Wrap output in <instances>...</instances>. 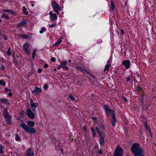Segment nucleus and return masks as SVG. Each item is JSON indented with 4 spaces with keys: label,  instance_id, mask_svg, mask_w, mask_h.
Masks as SVG:
<instances>
[{
    "label": "nucleus",
    "instance_id": "1",
    "mask_svg": "<svg viewBox=\"0 0 156 156\" xmlns=\"http://www.w3.org/2000/svg\"><path fill=\"white\" fill-rule=\"evenodd\" d=\"M131 150L134 154V156H144L143 151L138 143H135L132 145Z\"/></svg>",
    "mask_w": 156,
    "mask_h": 156
},
{
    "label": "nucleus",
    "instance_id": "2",
    "mask_svg": "<svg viewBox=\"0 0 156 156\" xmlns=\"http://www.w3.org/2000/svg\"><path fill=\"white\" fill-rule=\"evenodd\" d=\"M21 126L22 128L26 132L31 133H35V129L32 127H30L24 123H22Z\"/></svg>",
    "mask_w": 156,
    "mask_h": 156
},
{
    "label": "nucleus",
    "instance_id": "3",
    "mask_svg": "<svg viewBox=\"0 0 156 156\" xmlns=\"http://www.w3.org/2000/svg\"><path fill=\"white\" fill-rule=\"evenodd\" d=\"M104 108L106 111V114L107 116H109L111 114L112 116L115 114V111L110 109L107 105H105Z\"/></svg>",
    "mask_w": 156,
    "mask_h": 156
},
{
    "label": "nucleus",
    "instance_id": "4",
    "mask_svg": "<svg viewBox=\"0 0 156 156\" xmlns=\"http://www.w3.org/2000/svg\"><path fill=\"white\" fill-rule=\"evenodd\" d=\"M122 149L121 147H119V145L117 146L115 150L114 154L113 156H122Z\"/></svg>",
    "mask_w": 156,
    "mask_h": 156
},
{
    "label": "nucleus",
    "instance_id": "5",
    "mask_svg": "<svg viewBox=\"0 0 156 156\" xmlns=\"http://www.w3.org/2000/svg\"><path fill=\"white\" fill-rule=\"evenodd\" d=\"M52 5L55 12L57 14H58L59 11L61 10L60 6L55 2H52Z\"/></svg>",
    "mask_w": 156,
    "mask_h": 156
},
{
    "label": "nucleus",
    "instance_id": "6",
    "mask_svg": "<svg viewBox=\"0 0 156 156\" xmlns=\"http://www.w3.org/2000/svg\"><path fill=\"white\" fill-rule=\"evenodd\" d=\"M27 116L30 117L31 119H34V115L33 112L31 111V110L28 108L27 111Z\"/></svg>",
    "mask_w": 156,
    "mask_h": 156
},
{
    "label": "nucleus",
    "instance_id": "7",
    "mask_svg": "<svg viewBox=\"0 0 156 156\" xmlns=\"http://www.w3.org/2000/svg\"><path fill=\"white\" fill-rule=\"evenodd\" d=\"M29 45V44L28 43H26L23 46V48L24 51H25L26 53L29 55L30 54V52L28 51Z\"/></svg>",
    "mask_w": 156,
    "mask_h": 156
},
{
    "label": "nucleus",
    "instance_id": "8",
    "mask_svg": "<svg viewBox=\"0 0 156 156\" xmlns=\"http://www.w3.org/2000/svg\"><path fill=\"white\" fill-rule=\"evenodd\" d=\"M41 89L40 88L35 87L34 90L32 91L33 93L35 94H38L41 93Z\"/></svg>",
    "mask_w": 156,
    "mask_h": 156
},
{
    "label": "nucleus",
    "instance_id": "9",
    "mask_svg": "<svg viewBox=\"0 0 156 156\" xmlns=\"http://www.w3.org/2000/svg\"><path fill=\"white\" fill-rule=\"evenodd\" d=\"M111 123L113 126H114L116 123V119L115 115H114L112 116Z\"/></svg>",
    "mask_w": 156,
    "mask_h": 156
},
{
    "label": "nucleus",
    "instance_id": "10",
    "mask_svg": "<svg viewBox=\"0 0 156 156\" xmlns=\"http://www.w3.org/2000/svg\"><path fill=\"white\" fill-rule=\"evenodd\" d=\"M122 64L125 66L126 69L129 68L130 66V62L128 60H125L122 62Z\"/></svg>",
    "mask_w": 156,
    "mask_h": 156
},
{
    "label": "nucleus",
    "instance_id": "11",
    "mask_svg": "<svg viewBox=\"0 0 156 156\" xmlns=\"http://www.w3.org/2000/svg\"><path fill=\"white\" fill-rule=\"evenodd\" d=\"M30 104L31 106V107L32 108V110L33 111H34L35 110V109L37 107V105L33 101L32 99H30Z\"/></svg>",
    "mask_w": 156,
    "mask_h": 156
},
{
    "label": "nucleus",
    "instance_id": "12",
    "mask_svg": "<svg viewBox=\"0 0 156 156\" xmlns=\"http://www.w3.org/2000/svg\"><path fill=\"white\" fill-rule=\"evenodd\" d=\"M100 137V139H104L105 137V134L103 132L100 131L98 133Z\"/></svg>",
    "mask_w": 156,
    "mask_h": 156
},
{
    "label": "nucleus",
    "instance_id": "13",
    "mask_svg": "<svg viewBox=\"0 0 156 156\" xmlns=\"http://www.w3.org/2000/svg\"><path fill=\"white\" fill-rule=\"evenodd\" d=\"M3 115L4 117L5 118H8L10 116H11L8 113L7 110L6 109H5L4 110V112H3Z\"/></svg>",
    "mask_w": 156,
    "mask_h": 156
},
{
    "label": "nucleus",
    "instance_id": "14",
    "mask_svg": "<svg viewBox=\"0 0 156 156\" xmlns=\"http://www.w3.org/2000/svg\"><path fill=\"white\" fill-rule=\"evenodd\" d=\"M31 149L30 148H29L27 150V156H33L34 155V153L33 152L31 153Z\"/></svg>",
    "mask_w": 156,
    "mask_h": 156
},
{
    "label": "nucleus",
    "instance_id": "15",
    "mask_svg": "<svg viewBox=\"0 0 156 156\" xmlns=\"http://www.w3.org/2000/svg\"><path fill=\"white\" fill-rule=\"evenodd\" d=\"M27 23L26 21L25 20L23 21L21 23L18 24L17 26L18 27H21L23 26Z\"/></svg>",
    "mask_w": 156,
    "mask_h": 156
},
{
    "label": "nucleus",
    "instance_id": "16",
    "mask_svg": "<svg viewBox=\"0 0 156 156\" xmlns=\"http://www.w3.org/2000/svg\"><path fill=\"white\" fill-rule=\"evenodd\" d=\"M67 63L66 61H64L58 67V69H59L60 68L63 67L65 65H66Z\"/></svg>",
    "mask_w": 156,
    "mask_h": 156
},
{
    "label": "nucleus",
    "instance_id": "17",
    "mask_svg": "<svg viewBox=\"0 0 156 156\" xmlns=\"http://www.w3.org/2000/svg\"><path fill=\"white\" fill-rule=\"evenodd\" d=\"M3 11L6 12H9L12 14H14V12L9 9H3Z\"/></svg>",
    "mask_w": 156,
    "mask_h": 156
},
{
    "label": "nucleus",
    "instance_id": "18",
    "mask_svg": "<svg viewBox=\"0 0 156 156\" xmlns=\"http://www.w3.org/2000/svg\"><path fill=\"white\" fill-rule=\"evenodd\" d=\"M11 117L10 116L9 117L5 118V120L6 123L8 124H9L11 123Z\"/></svg>",
    "mask_w": 156,
    "mask_h": 156
},
{
    "label": "nucleus",
    "instance_id": "19",
    "mask_svg": "<svg viewBox=\"0 0 156 156\" xmlns=\"http://www.w3.org/2000/svg\"><path fill=\"white\" fill-rule=\"evenodd\" d=\"M27 124L31 127H32L34 126V123L32 121H29L27 122Z\"/></svg>",
    "mask_w": 156,
    "mask_h": 156
},
{
    "label": "nucleus",
    "instance_id": "20",
    "mask_svg": "<svg viewBox=\"0 0 156 156\" xmlns=\"http://www.w3.org/2000/svg\"><path fill=\"white\" fill-rule=\"evenodd\" d=\"M100 144L101 146H103L105 144L104 139H100Z\"/></svg>",
    "mask_w": 156,
    "mask_h": 156
},
{
    "label": "nucleus",
    "instance_id": "21",
    "mask_svg": "<svg viewBox=\"0 0 156 156\" xmlns=\"http://www.w3.org/2000/svg\"><path fill=\"white\" fill-rule=\"evenodd\" d=\"M1 101L2 102H4L5 104H9V103L8 100L5 99H3L2 98L1 99Z\"/></svg>",
    "mask_w": 156,
    "mask_h": 156
},
{
    "label": "nucleus",
    "instance_id": "22",
    "mask_svg": "<svg viewBox=\"0 0 156 156\" xmlns=\"http://www.w3.org/2000/svg\"><path fill=\"white\" fill-rule=\"evenodd\" d=\"M50 18L51 20H55L57 19V16L56 14H53L50 16Z\"/></svg>",
    "mask_w": 156,
    "mask_h": 156
},
{
    "label": "nucleus",
    "instance_id": "23",
    "mask_svg": "<svg viewBox=\"0 0 156 156\" xmlns=\"http://www.w3.org/2000/svg\"><path fill=\"white\" fill-rule=\"evenodd\" d=\"M61 40L60 39H59L58 40V41L55 43V45L56 46H57L61 42Z\"/></svg>",
    "mask_w": 156,
    "mask_h": 156
},
{
    "label": "nucleus",
    "instance_id": "24",
    "mask_svg": "<svg viewBox=\"0 0 156 156\" xmlns=\"http://www.w3.org/2000/svg\"><path fill=\"white\" fill-rule=\"evenodd\" d=\"M20 37L22 38H25L27 39L29 37V36L27 35H21L20 36Z\"/></svg>",
    "mask_w": 156,
    "mask_h": 156
},
{
    "label": "nucleus",
    "instance_id": "25",
    "mask_svg": "<svg viewBox=\"0 0 156 156\" xmlns=\"http://www.w3.org/2000/svg\"><path fill=\"white\" fill-rule=\"evenodd\" d=\"M110 66V64H108L106 65V66H105V69L104 71H105V70H106L107 71L109 69V68Z\"/></svg>",
    "mask_w": 156,
    "mask_h": 156
},
{
    "label": "nucleus",
    "instance_id": "26",
    "mask_svg": "<svg viewBox=\"0 0 156 156\" xmlns=\"http://www.w3.org/2000/svg\"><path fill=\"white\" fill-rule=\"evenodd\" d=\"M23 12L24 13H25V14H28V12H26V11H27V9H26L25 7H23Z\"/></svg>",
    "mask_w": 156,
    "mask_h": 156
},
{
    "label": "nucleus",
    "instance_id": "27",
    "mask_svg": "<svg viewBox=\"0 0 156 156\" xmlns=\"http://www.w3.org/2000/svg\"><path fill=\"white\" fill-rule=\"evenodd\" d=\"M36 51V49H34L32 53V57L33 59H34V56Z\"/></svg>",
    "mask_w": 156,
    "mask_h": 156
},
{
    "label": "nucleus",
    "instance_id": "28",
    "mask_svg": "<svg viewBox=\"0 0 156 156\" xmlns=\"http://www.w3.org/2000/svg\"><path fill=\"white\" fill-rule=\"evenodd\" d=\"M1 16L6 19H8L9 18V17L5 14H3Z\"/></svg>",
    "mask_w": 156,
    "mask_h": 156
},
{
    "label": "nucleus",
    "instance_id": "29",
    "mask_svg": "<svg viewBox=\"0 0 156 156\" xmlns=\"http://www.w3.org/2000/svg\"><path fill=\"white\" fill-rule=\"evenodd\" d=\"M111 8H112V9L113 10L114 9V7H115V6H114V3H113V2L112 1H111Z\"/></svg>",
    "mask_w": 156,
    "mask_h": 156
},
{
    "label": "nucleus",
    "instance_id": "30",
    "mask_svg": "<svg viewBox=\"0 0 156 156\" xmlns=\"http://www.w3.org/2000/svg\"><path fill=\"white\" fill-rule=\"evenodd\" d=\"M0 84H2V85L4 86L5 84V83L3 81V80H0Z\"/></svg>",
    "mask_w": 156,
    "mask_h": 156
},
{
    "label": "nucleus",
    "instance_id": "31",
    "mask_svg": "<svg viewBox=\"0 0 156 156\" xmlns=\"http://www.w3.org/2000/svg\"><path fill=\"white\" fill-rule=\"evenodd\" d=\"M137 90L139 92H140V91L142 92L143 91L142 89L141 88L140 86L137 87Z\"/></svg>",
    "mask_w": 156,
    "mask_h": 156
},
{
    "label": "nucleus",
    "instance_id": "32",
    "mask_svg": "<svg viewBox=\"0 0 156 156\" xmlns=\"http://www.w3.org/2000/svg\"><path fill=\"white\" fill-rule=\"evenodd\" d=\"M10 49H11V48H9L8 49V51L7 52V54L8 55H10L11 54V51H10Z\"/></svg>",
    "mask_w": 156,
    "mask_h": 156
},
{
    "label": "nucleus",
    "instance_id": "33",
    "mask_svg": "<svg viewBox=\"0 0 156 156\" xmlns=\"http://www.w3.org/2000/svg\"><path fill=\"white\" fill-rule=\"evenodd\" d=\"M84 70L85 71V72L86 73H88V74H89L90 75V76L92 77V78H94V75H93L92 74H91L89 72H88L86 70Z\"/></svg>",
    "mask_w": 156,
    "mask_h": 156
},
{
    "label": "nucleus",
    "instance_id": "34",
    "mask_svg": "<svg viewBox=\"0 0 156 156\" xmlns=\"http://www.w3.org/2000/svg\"><path fill=\"white\" fill-rule=\"evenodd\" d=\"M98 153L100 154H102V151L101 150H98Z\"/></svg>",
    "mask_w": 156,
    "mask_h": 156
},
{
    "label": "nucleus",
    "instance_id": "35",
    "mask_svg": "<svg viewBox=\"0 0 156 156\" xmlns=\"http://www.w3.org/2000/svg\"><path fill=\"white\" fill-rule=\"evenodd\" d=\"M145 127L147 130H148L149 131H150V128L148 126H147L146 124H145Z\"/></svg>",
    "mask_w": 156,
    "mask_h": 156
},
{
    "label": "nucleus",
    "instance_id": "36",
    "mask_svg": "<svg viewBox=\"0 0 156 156\" xmlns=\"http://www.w3.org/2000/svg\"><path fill=\"white\" fill-rule=\"evenodd\" d=\"M69 97L73 100H75L73 96L71 95H69Z\"/></svg>",
    "mask_w": 156,
    "mask_h": 156
},
{
    "label": "nucleus",
    "instance_id": "37",
    "mask_svg": "<svg viewBox=\"0 0 156 156\" xmlns=\"http://www.w3.org/2000/svg\"><path fill=\"white\" fill-rule=\"evenodd\" d=\"M48 87V84H45L44 85V88L45 90H46Z\"/></svg>",
    "mask_w": 156,
    "mask_h": 156
},
{
    "label": "nucleus",
    "instance_id": "38",
    "mask_svg": "<svg viewBox=\"0 0 156 156\" xmlns=\"http://www.w3.org/2000/svg\"><path fill=\"white\" fill-rule=\"evenodd\" d=\"M15 139L16 140H20V137L17 135L16 136Z\"/></svg>",
    "mask_w": 156,
    "mask_h": 156
},
{
    "label": "nucleus",
    "instance_id": "39",
    "mask_svg": "<svg viewBox=\"0 0 156 156\" xmlns=\"http://www.w3.org/2000/svg\"><path fill=\"white\" fill-rule=\"evenodd\" d=\"M3 37L4 39L5 40H7V36H6V35H5V34L3 35Z\"/></svg>",
    "mask_w": 156,
    "mask_h": 156
},
{
    "label": "nucleus",
    "instance_id": "40",
    "mask_svg": "<svg viewBox=\"0 0 156 156\" xmlns=\"http://www.w3.org/2000/svg\"><path fill=\"white\" fill-rule=\"evenodd\" d=\"M80 69L81 71L82 72H85V71L84 70H86V69H85L84 68H81L80 67Z\"/></svg>",
    "mask_w": 156,
    "mask_h": 156
},
{
    "label": "nucleus",
    "instance_id": "41",
    "mask_svg": "<svg viewBox=\"0 0 156 156\" xmlns=\"http://www.w3.org/2000/svg\"><path fill=\"white\" fill-rule=\"evenodd\" d=\"M2 148H3V146H1L0 147V154L2 153Z\"/></svg>",
    "mask_w": 156,
    "mask_h": 156
},
{
    "label": "nucleus",
    "instance_id": "42",
    "mask_svg": "<svg viewBox=\"0 0 156 156\" xmlns=\"http://www.w3.org/2000/svg\"><path fill=\"white\" fill-rule=\"evenodd\" d=\"M90 129L92 133L95 132V130L94 128L93 127H91Z\"/></svg>",
    "mask_w": 156,
    "mask_h": 156
},
{
    "label": "nucleus",
    "instance_id": "43",
    "mask_svg": "<svg viewBox=\"0 0 156 156\" xmlns=\"http://www.w3.org/2000/svg\"><path fill=\"white\" fill-rule=\"evenodd\" d=\"M51 60L52 62H54L55 61V59L54 57H52L51 58Z\"/></svg>",
    "mask_w": 156,
    "mask_h": 156
},
{
    "label": "nucleus",
    "instance_id": "44",
    "mask_svg": "<svg viewBox=\"0 0 156 156\" xmlns=\"http://www.w3.org/2000/svg\"><path fill=\"white\" fill-rule=\"evenodd\" d=\"M96 129L97 131L98 132V133L100 131L99 129L98 128L97 126H96Z\"/></svg>",
    "mask_w": 156,
    "mask_h": 156
},
{
    "label": "nucleus",
    "instance_id": "45",
    "mask_svg": "<svg viewBox=\"0 0 156 156\" xmlns=\"http://www.w3.org/2000/svg\"><path fill=\"white\" fill-rule=\"evenodd\" d=\"M63 69H64L66 70H68V67L66 66H65L63 67Z\"/></svg>",
    "mask_w": 156,
    "mask_h": 156
},
{
    "label": "nucleus",
    "instance_id": "46",
    "mask_svg": "<svg viewBox=\"0 0 156 156\" xmlns=\"http://www.w3.org/2000/svg\"><path fill=\"white\" fill-rule=\"evenodd\" d=\"M140 101H141L142 104V105H143V102L144 101H143V97L140 100Z\"/></svg>",
    "mask_w": 156,
    "mask_h": 156
},
{
    "label": "nucleus",
    "instance_id": "47",
    "mask_svg": "<svg viewBox=\"0 0 156 156\" xmlns=\"http://www.w3.org/2000/svg\"><path fill=\"white\" fill-rule=\"evenodd\" d=\"M42 70L41 69H38V71L39 73H41L42 72Z\"/></svg>",
    "mask_w": 156,
    "mask_h": 156
},
{
    "label": "nucleus",
    "instance_id": "48",
    "mask_svg": "<svg viewBox=\"0 0 156 156\" xmlns=\"http://www.w3.org/2000/svg\"><path fill=\"white\" fill-rule=\"evenodd\" d=\"M83 129L86 132V126L85 125L83 127Z\"/></svg>",
    "mask_w": 156,
    "mask_h": 156
},
{
    "label": "nucleus",
    "instance_id": "49",
    "mask_svg": "<svg viewBox=\"0 0 156 156\" xmlns=\"http://www.w3.org/2000/svg\"><path fill=\"white\" fill-rule=\"evenodd\" d=\"M55 24H52L51 25V26H50V27H54L55 26Z\"/></svg>",
    "mask_w": 156,
    "mask_h": 156
},
{
    "label": "nucleus",
    "instance_id": "50",
    "mask_svg": "<svg viewBox=\"0 0 156 156\" xmlns=\"http://www.w3.org/2000/svg\"><path fill=\"white\" fill-rule=\"evenodd\" d=\"M48 67V65L47 64H45L44 65V67L45 68H47Z\"/></svg>",
    "mask_w": 156,
    "mask_h": 156
},
{
    "label": "nucleus",
    "instance_id": "51",
    "mask_svg": "<svg viewBox=\"0 0 156 156\" xmlns=\"http://www.w3.org/2000/svg\"><path fill=\"white\" fill-rule=\"evenodd\" d=\"M8 95L9 96H12V93H8Z\"/></svg>",
    "mask_w": 156,
    "mask_h": 156
},
{
    "label": "nucleus",
    "instance_id": "52",
    "mask_svg": "<svg viewBox=\"0 0 156 156\" xmlns=\"http://www.w3.org/2000/svg\"><path fill=\"white\" fill-rule=\"evenodd\" d=\"M1 68L2 70H3L5 69V66H4L2 65V66Z\"/></svg>",
    "mask_w": 156,
    "mask_h": 156
},
{
    "label": "nucleus",
    "instance_id": "53",
    "mask_svg": "<svg viewBox=\"0 0 156 156\" xmlns=\"http://www.w3.org/2000/svg\"><path fill=\"white\" fill-rule=\"evenodd\" d=\"M121 33L122 34H124V30L122 29L121 30Z\"/></svg>",
    "mask_w": 156,
    "mask_h": 156
},
{
    "label": "nucleus",
    "instance_id": "54",
    "mask_svg": "<svg viewBox=\"0 0 156 156\" xmlns=\"http://www.w3.org/2000/svg\"><path fill=\"white\" fill-rule=\"evenodd\" d=\"M130 80V78L129 77H128L126 79L127 81H128Z\"/></svg>",
    "mask_w": 156,
    "mask_h": 156
},
{
    "label": "nucleus",
    "instance_id": "55",
    "mask_svg": "<svg viewBox=\"0 0 156 156\" xmlns=\"http://www.w3.org/2000/svg\"><path fill=\"white\" fill-rule=\"evenodd\" d=\"M96 134L95 132L93 133V137H95V136Z\"/></svg>",
    "mask_w": 156,
    "mask_h": 156
},
{
    "label": "nucleus",
    "instance_id": "56",
    "mask_svg": "<svg viewBox=\"0 0 156 156\" xmlns=\"http://www.w3.org/2000/svg\"><path fill=\"white\" fill-rule=\"evenodd\" d=\"M141 93H142V95H141V96L142 97H143V96L144 95V92H143V91L141 92Z\"/></svg>",
    "mask_w": 156,
    "mask_h": 156
},
{
    "label": "nucleus",
    "instance_id": "57",
    "mask_svg": "<svg viewBox=\"0 0 156 156\" xmlns=\"http://www.w3.org/2000/svg\"><path fill=\"white\" fill-rule=\"evenodd\" d=\"M49 15L51 16L52 14V13L51 12H50L49 13Z\"/></svg>",
    "mask_w": 156,
    "mask_h": 156
},
{
    "label": "nucleus",
    "instance_id": "58",
    "mask_svg": "<svg viewBox=\"0 0 156 156\" xmlns=\"http://www.w3.org/2000/svg\"><path fill=\"white\" fill-rule=\"evenodd\" d=\"M8 91V88H6L5 89V92H7Z\"/></svg>",
    "mask_w": 156,
    "mask_h": 156
},
{
    "label": "nucleus",
    "instance_id": "59",
    "mask_svg": "<svg viewBox=\"0 0 156 156\" xmlns=\"http://www.w3.org/2000/svg\"><path fill=\"white\" fill-rule=\"evenodd\" d=\"M41 30L42 31H44L45 30V28H41Z\"/></svg>",
    "mask_w": 156,
    "mask_h": 156
},
{
    "label": "nucleus",
    "instance_id": "60",
    "mask_svg": "<svg viewBox=\"0 0 156 156\" xmlns=\"http://www.w3.org/2000/svg\"><path fill=\"white\" fill-rule=\"evenodd\" d=\"M150 131L149 133H150V136H151L152 137V135L151 132V131Z\"/></svg>",
    "mask_w": 156,
    "mask_h": 156
},
{
    "label": "nucleus",
    "instance_id": "61",
    "mask_svg": "<svg viewBox=\"0 0 156 156\" xmlns=\"http://www.w3.org/2000/svg\"><path fill=\"white\" fill-rule=\"evenodd\" d=\"M40 33L41 34H42L43 33V31L42 30H41L40 31Z\"/></svg>",
    "mask_w": 156,
    "mask_h": 156
},
{
    "label": "nucleus",
    "instance_id": "62",
    "mask_svg": "<svg viewBox=\"0 0 156 156\" xmlns=\"http://www.w3.org/2000/svg\"><path fill=\"white\" fill-rule=\"evenodd\" d=\"M14 63H16V64H17V62L16 61H14Z\"/></svg>",
    "mask_w": 156,
    "mask_h": 156
},
{
    "label": "nucleus",
    "instance_id": "63",
    "mask_svg": "<svg viewBox=\"0 0 156 156\" xmlns=\"http://www.w3.org/2000/svg\"><path fill=\"white\" fill-rule=\"evenodd\" d=\"M93 119H94V120H96V118H95V117H94L93 118Z\"/></svg>",
    "mask_w": 156,
    "mask_h": 156
},
{
    "label": "nucleus",
    "instance_id": "64",
    "mask_svg": "<svg viewBox=\"0 0 156 156\" xmlns=\"http://www.w3.org/2000/svg\"><path fill=\"white\" fill-rule=\"evenodd\" d=\"M102 128H103V129H105V126H102Z\"/></svg>",
    "mask_w": 156,
    "mask_h": 156
}]
</instances>
